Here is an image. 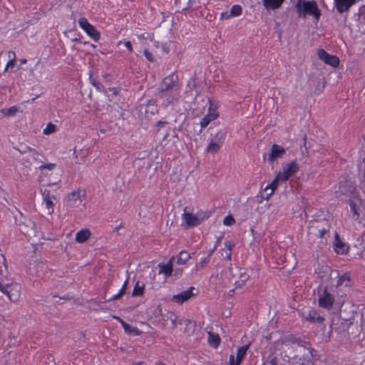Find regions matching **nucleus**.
<instances>
[{
    "label": "nucleus",
    "mask_w": 365,
    "mask_h": 365,
    "mask_svg": "<svg viewBox=\"0 0 365 365\" xmlns=\"http://www.w3.org/2000/svg\"><path fill=\"white\" fill-rule=\"evenodd\" d=\"M237 361H236L235 356L233 354H230L229 356V364L228 365H240Z\"/></svg>",
    "instance_id": "nucleus-54"
},
{
    "label": "nucleus",
    "mask_w": 365,
    "mask_h": 365,
    "mask_svg": "<svg viewBox=\"0 0 365 365\" xmlns=\"http://www.w3.org/2000/svg\"><path fill=\"white\" fill-rule=\"evenodd\" d=\"M225 248L220 250L221 256L228 261L231 260L232 250L235 247V244L232 240L225 241L224 243Z\"/></svg>",
    "instance_id": "nucleus-17"
},
{
    "label": "nucleus",
    "mask_w": 365,
    "mask_h": 365,
    "mask_svg": "<svg viewBox=\"0 0 365 365\" xmlns=\"http://www.w3.org/2000/svg\"><path fill=\"white\" fill-rule=\"evenodd\" d=\"M125 293L123 292V290H119L118 292L116 294L113 295L110 299H108V301H113L116 300L122 297Z\"/></svg>",
    "instance_id": "nucleus-50"
},
{
    "label": "nucleus",
    "mask_w": 365,
    "mask_h": 365,
    "mask_svg": "<svg viewBox=\"0 0 365 365\" xmlns=\"http://www.w3.org/2000/svg\"><path fill=\"white\" fill-rule=\"evenodd\" d=\"M80 28L95 42H98L101 38V33L94 26L89 23L86 17H81L78 19Z\"/></svg>",
    "instance_id": "nucleus-5"
},
{
    "label": "nucleus",
    "mask_w": 365,
    "mask_h": 365,
    "mask_svg": "<svg viewBox=\"0 0 365 365\" xmlns=\"http://www.w3.org/2000/svg\"><path fill=\"white\" fill-rule=\"evenodd\" d=\"M20 62H21V64H25V63H26L27 60L26 58H21L20 60Z\"/></svg>",
    "instance_id": "nucleus-64"
},
{
    "label": "nucleus",
    "mask_w": 365,
    "mask_h": 365,
    "mask_svg": "<svg viewBox=\"0 0 365 365\" xmlns=\"http://www.w3.org/2000/svg\"><path fill=\"white\" fill-rule=\"evenodd\" d=\"M335 2L337 11L342 14L349 9L354 4L355 0H335Z\"/></svg>",
    "instance_id": "nucleus-18"
},
{
    "label": "nucleus",
    "mask_w": 365,
    "mask_h": 365,
    "mask_svg": "<svg viewBox=\"0 0 365 365\" xmlns=\"http://www.w3.org/2000/svg\"><path fill=\"white\" fill-rule=\"evenodd\" d=\"M41 192L46 208L48 210V214L51 215L54 212L55 196L47 188L41 189Z\"/></svg>",
    "instance_id": "nucleus-10"
},
{
    "label": "nucleus",
    "mask_w": 365,
    "mask_h": 365,
    "mask_svg": "<svg viewBox=\"0 0 365 365\" xmlns=\"http://www.w3.org/2000/svg\"><path fill=\"white\" fill-rule=\"evenodd\" d=\"M285 153L286 150L282 146L278 144H273L268 156V161L273 163L276 159L282 158Z\"/></svg>",
    "instance_id": "nucleus-14"
},
{
    "label": "nucleus",
    "mask_w": 365,
    "mask_h": 365,
    "mask_svg": "<svg viewBox=\"0 0 365 365\" xmlns=\"http://www.w3.org/2000/svg\"><path fill=\"white\" fill-rule=\"evenodd\" d=\"M160 48L163 53L168 54L170 52V46L168 43H163Z\"/></svg>",
    "instance_id": "nucleus-51"
},
{
    "label": "nucleus",
    "mask_w": 365,
    "mask_h": 365,
    "mask_svg": "<svg viewBox=\"0 0 365 365\" xmlns=\"http://www.w3.org/2000/svg\"><path fill=\"white\" fill-rule=\"evenodd\" d=\"M121 43L124 44V46L126 47V48L128 49V51L133 52V48L131 42L130 41H123V40H120L118 42V45H120Z\"/></svg>",
    "instance_id": "nucleus-48"
},
{
    "label": "nucleus",
    "mask_w": 365,
    "mask_h": 365,
    "mask_svg": "<svg viewBox=\"0 0 365 365\" xmlns=\"http://www.w3.org/2000/svg\"><path fill=\"white\" fill-rule=\"evenodd\" d=\"M302 362L300 365H315V361L317 359L307 357L305 355L303 356Z\"/></svg>",
    "instance_id": "nucleus-43"
},
{
    "label": "nucleus",
    "mask_w": 365,
    "mask_h": 365,
    "mask_svg": "<svg viewBox=\"0 0 365 365\" xmlns=\"http://www.w3.org/2000/svg\"><path fill=\"white\" fill-rule=\"evenodd\" d=\"M230 11L222 12L220 14V20L230 19V18H232V16H230Z\"/></svg>",
    "instance_id": "nucleus-52"
},
{
    "label": "nucleus",
    "mask_w": 365,
    "mask_h": 365,
    "mask_svg": "<svg viewBox=\"0 0 365 365\" xmlns=\"http://www.w3.org/2000/svg\"><path fill=\"white\" fill-rule=\"evenodd\" d=\"M235 287L234 289H230V290L228 292V295H229V297H232V296H234V294H235Z\"/></svg>",
    "instance_id": "nucleus-60"
},
{
    "label": "nucleus",
    "mask_w": 365,
    "mask_h": 365,
    "mask_svg": "<svg viewBox=\"0 0 365 365\" xmlns=\"http://www.w3.org/2000/svg\"><path fill=\"white\" fill-rule=\"evenodd\" d=\"M335 302V297L329 291L327 286L319 291L318 305L319 307L330 310L332 309Z\"/></svg>",
    "instance_id": "nucleus-4"
},
{
    "label": "nucleus",
    "mask_w": 365,
    "mask_h": 365,
    "mask_svg": "<svg viewBox=\"0 0 365 365\" xmlns=\"http://www.w3.org/2000/svg\"><path fill=\"white\" fill-rule=\"evenodd\" d=\"M194 290V287H190L187 289L182 291L178 294L173 295L172 301L178 304H182L195 295L193 293Z\"/></svg>",
    "instance_id": "nucleus-11"
},
{
    "label": "nucleus",
    "mask_w": 365,
    "mask_h": 365,
    "mask_svg": "<svg viewBox=\"0 0 365 365\" xmlns=\"http://www.w3.org/2000/svg\"><path fill=\"white\" fill-rule=\"evenodd\" d=\"M319 58L323 61L326 64L337 68L339 66L340 60L338 56L328 53L324 49L319 48L317 51Z\"/></svg>",
    "instance_id": "nucleus-9"
},
{
    "label": "nucleus",
    "mask_w": 365,
    "mask_h": 365,
    "mask_svg": "<svg viewBox=\"0 0 365 365\" xmlns=\"http://www.w3.org/2000/svg\"><path fill=\"white\" fill-rule=\"evenodd\" d=\"M113 318L116 319L118 322H119L120 323V324L122 325V327H123L124 330L126 332H130V324H128V323L124 322V320H123L120 317L113 316Z\"/></svg>",
    "instance_id": "nucleus-41"
},
{
    "label": "nucleus",
    "mask_w": 365,
    "mask_h": 365,
    "mask_svg": "<svg viewBox=\"0 0 365 365\" xmlns=\"http://www.w3.org/2000/svg\"><path fill=\"white\" fill-rule=\"evenodd\" d=\"M57 130L56 125L51 122L46 124V128L43 130V133L46 135H49L55 133Z\"/></svg>",
    "instance_id": "nucleus-34"
},
{
    "label": "nucleus",
    "mask_w": 365,
    "mask_h": 365,
    "mask_svg": "<svg viewBox=\"0 0 365 365\" xmlns=\"http://www.w3.org/2000/svg\"><path fill=\"white\" fill-rule=\"evenodd\" d=\"M31 153H32L33 158H35V159H36L37 157L39 155L38 153L36 150H32Z\"/></svg>",
    "instance_id": "nucleus-58"
},
{
    "label": "nucleus",
    "mask_w": 365,
    "mask_h": 365,
    "mask_svg": "<svg viewBox=\"0 0 365 365\" xmlns=\"http://www.w3.org/2000/svg\"><path fill=\"white\" fill-rule=\"evenodd\" d=\"M304 347L308 351V354H309V356L305 355L307 357L317 359V351L313 347H312L309 344H306V346Z\"/></svg>",
    "instance_id": "nucleus-39"
},
{
    "label": "nucleus",
    "mask_w": 365,
    "mask_h": 365,
    "mask_svg": "<svg viewBox=\"0 0 365 365\" xmlns=\"http://www.w3.org/2000/svg\"><path fill=\"white\" fill-rule=\"evenodd\" d=\"M19 108L16 106H11L9 108H3L0 110V113L8 117L14 116L19 111Z\"/></svg>",
    "instance_id": "nucleus-31"
},
{
    "label": "nucleus",
    "mask_w": 365,
    "mask_h": 365,
    "mask_svg": "<svg viewBox=\"0 0 365 365\" xmlns=\"http://www.w3.org/2000/svg\"><path fill=\"white\" fill-rule=\"evenodd\" d=\"M329 232V228H327V227H322V228H319V230H318V237H320V238H324L325 237V235L327 233H328Z\"/></svg>",
    "instance_id": "nucleus-49"
},
{
    "label": "nucleus",
    "mask_w": 365,
    "mask_h": 365,
    "mask_svg": "<svg viewBox=\"0 0 365 365\" xmlns=\"http://www.w3.org/2000/svg\"><path fill=\"white\" fill-rule=\"evenodd\" d=\"M9 299L13 302H17L20 299V287L18 284H9L6 292L4 293Z\"/></svg>",
    "instance_id": "nucleus-13"
},
{
    "label": "nucleus",
    "mask_w": 365,
    "mask_h": 365,
    "mask_svg": "<svg viewBox=\"0 0 365 365\" xmlns=\"http://www.w3.org/2000/svg\"><path fill=\"white\" fill-rule=\"evenodd\" d=\"M92 84L98 91H100L101 88L103 87L102 84L98 81H93Z\"/></svg>",
    "instance_id": "nucleus-56"
},
{
    "label": "nucleus",
    "mask_w": 365,
    "mask_h": 365,
    "mask_svg": "<svg viewBox=\"0 0 365 365\" xmlns=\"http://www.w3.org/2000/svg\"><path fill=\"white\" fill-rule=\"evenodd\" d=\"M173 257L166 264H159V274H163L165 277H170L173 274Z\"/></svg>",
    "instance_id": "nucleus-21"
},
{
    "label": "nucleus",
    "mask_w": 365,
    "mask_h": 365,
    "mask_svg": "<svg viewBox=\"0 0 365 365\" xmlns=\"http://www.w3.org/2000/svg\"><path fill=\"white\" fill-rule=\"evenodd\" d=\"M13 53L14 55H16V53L14 51H10L8 52V56L10 58V59L13 58Z\"/></svg>",
    "instance_id": "nucleus-62"
},
{
    "label": "nucleus",
    "mask_w": 365,
    "mask_h": 365,
    "mask_svg": "<svg viewBox=\"0 0 365 365\" xmlns=\"http://www.w3.org/2000/svg\"><path fill=\"white\" fill-rule=\"evenodd\" d=\"M285 0H262L264 7L268 11L279 9Z\"/></svg>",
    "instance_id": "nucleus-20"
},
{
    "label": "nucleus",
    "mask_w": 365,
    "mask_h": 365,
    "mask_svg": "<svg viewBox=\"0 0 365 365\" xmlns=\"http://www.w3.org/2000/svg\"><path fill=\"white\" fill-rule=\"evenodd\" d=\"M304 318L310 323L319 324H323L325 321V318L321 316L315 309L309 310L307 313L304 314Z\"/></svg>",
    "instance_id": "nucleus-12"
},
{
    "label": "nucleus",
    "mask_w": 365,
    "mask_h": 365,
    "mask_svg": "<svg viewBox=\"0 0 365 365\" xmlns=\"http://www.w3.org/2000/svg\"><path fill=\"white\" fill-rule=\"evenodd\" d=\"M145 112L146 113L150 112L153 115L158 113V108H157V105H156L155 101L150 100L148 102L147 106H146Z\"/></svg>",
    "instance_id": "nucleus-33"
},
{
    "label": "nucleus",
    "mask_w": 365,
    "mask_h": 365,
    "mask_svg": "<svg viewBox=\"0 0 365 365\" xmlns=\"http://www.w3.org/2000/svg\"><path fill=\"white\" fill-rule=\"evenodd\" d=\"M289 341L284 340L282 336L273 343L272 348L274 352L277 351H280L281 354L282 352H287V349L284 347L283 344L289 343Z\"/></svg>",
    "instance_id": "nucleus-25"
},
{
    "label": "nucleus",
    "mask_w": 365,
    "mask_h": 365,
    "mask_svg": "<svg viewBox=\"0 0 365 365\" xmlns=\"http://www.w3.org/2000/svg\"><path fill=\"white\" fill-rule=\"evenodd\" d=\"M1 281L2 280L0 279V292H2L3 294H4L5 292H6V289H7L9 284H3Z\"/></svg>",
    "instance_id": "nucleus-55"
},
{
    "label": "nucleus",
    "mask_w": 365,
    "mask_h": 365,
    "mask_svg": "<svg viewBox=\"0 0 365 365\" xmlns=\"http://www.w3.org/2000/svg\"><path fill=\"white\" fill-rule=\"evenodd\" d=\"M2 259H3V264L4 265L5 268H7V264H6V257L4 255H1Z\"/></svg>",
    "instance_id": "nucleus-59"
},
{
    "label": "nucleus",
    "mask_w": 365,
    "mask_h": 365,
    "mask_svg": "<svg viewBox=\"0 0 365 365\" xmlns=\"http://www.w3.org/2000/svg\"><path fill=\"white\" fill-rule=\"evenodd\" d=\"M196 216H197V220H200V224L204 220L208 219L210 216V212H203V211H198L196 214Z\"/></svg>",
    "instance_id": "nucleus-40"
},
{
    "label": "nucleus",
    "mask_w": 365,
    "mask_h": 365,
    "mask_svg": "<svg viewBox=\"0 0 365 365\" xmlns=\"http://www.w3.org/2000/svg\"><path fill=\"white\" fill-rule=\"evenodd\" d=\"M128 279H127L124 283L123 284L121 288L120 289V290H123V292L125 293V290L127 289V286H128Z\"/></svg>",
    "instance_id": "nucleus-57"
},
{
    "label": "nucleus",
    "mask_w": 365,
    "mask_h": 365,
    "mask_svg": "<svg viewBox=\"0 0 365 365\" xmlns=\"http://www.w3.org/2000/svg\"><path fill=\"white\" fill-rule=\"evenodd\" d=\"M339 190L342 195H354V192L356 190V187L354 182L344 180L339 182Z\"/></svg>",
    "instance_id": "nucleus-15"
},
{
    "label": "nucleus",
    "mask_w": 365,
    "mask_h": 365,
    "mask_svg": "<svg viewBox=\"0 0 365 365\" xmlns=\"http://www.w3.org/2000/svg\"><path fill=\"white\" fill-rule=\"evenodd\" d=\"M230 16H232V17H237L242 14V9L240 5L235 4L233 5L230 11Z\"/></svg>",
    "instance_id": "nucleus-36"
},
{
    "label": "nucleus",
    "mask_w": 365,
    "mask_h": 365,
    "mask_svg": "<svg viewBox=\"0 0 365 365\" xmlns=\"http://www.w3.org/2000/svg\"><path fill=\"white\" fill-rule=\"evenodd\" d=\"M143 54L148 61L151 63L155 61V57L153 54L150 51H149L148 49H144Z\"/></svg>",
    "instance_id": "nucleus-47"
},
{
    "label": "nucleus",
    "mask_w": 365,
    "mask_h": 365,
    "mask_svg": "<svg viewBox=\"0 0 365 365\" xmlns=\"http://www.w3.org/2000/svg\"><path fill=\"white\" fill-rule=\"evenodd\" d=\"M250 347L249 344L243 345L240 346L237 351V356H236V361H237L239 364L242 362L244 357L245 356L247 351Z\"/></svg>",
    "instance_id": "nucleus-29"
},
{
    "label": "nucleus",
    "mask_w": 365,
    "mask_h": 365,
    "mask_svg": "<svg viewBox=\"0 0 365 365\" xmlns=\"http://www.w3.org/2000/svg\"><path fill=\"white\" fill-rule=\"evenodd\" d=\"M190 257H191L189 252L185 250H182L177 256V264H185L190 259Z\"/></svg>",
    "instance_id": "nucleus-30"
},
{
    "label": "nucleus",
    "mask_w": 365,
    "mask_h": 365,
    "mask_svg": "<svg viewBox=\"0 0 365 365\" xmlns=\"http://www.w3.org/2000/svg\"><path fill=\"white\" fill-rule=\"evenodd\" d=\"M145 290V284L143 282L138 281L133 287L132 296L133 297H139L143 296Z\"/></svg>",
    "instance_id": "nucleus-28"
},
{
    "label": "nucleus",
    "mask_w": 365,
    "mask_h": 365,
    "mask_svg": "<svg viewBox=\"0 0 365 365\" xmlns=\"http://www.w3.org/2000/svg\"><path fill=\"white\" fill-rule=\"evenodd\" d=\"M299 170V163L296 159L292 160L283 165L282 170L277 174V178L280 179L282 182H286L295 175Z\"/></svg>",
    "instance_id": "nucleus-3"
},
{
    "label": "nucleus",
    "mask_w": 365,
    "mask_h": 365,
    "mask_svg": "<svg viewBox=\"0 0 365 365\" xmlns=\"http://www.w3.org/2000/svg\"><path fill=\"white\" fill-rule=\"evenodd\" d=\"M91 232L88 228H83L76 233L75 240L78 243L86 242L91 237Z\"/></svg>",
    "instance_id": "nucleus-19"
},
{
    "label": "nucleus",
    "mask_w": 365,
    "mask_h": 365,
    "mask_svg": "<svg viewBox=\"0 0 365 365\" xmlns=\"http://www.w3.org/2000/svg\"><path fill=\"white\" fill-rule=\"evenodd\" d=\"M181 91H158L159 96L163 99V104L165 106L173 104L180 98Z\"/></svg>",
    "instance_id": "nucleus-7"
},
{
    "label": "nucleus",
    "mask_w": 365,
    "mask_h": 365,
    "mask_svg": "<svg viewBox=\"0 0 365 365\" xmlns=\"http://www.w3.org/2000/svg\"><path fill=\"white\" fill-rule=\"evenodd\" d=\"M349 204L350 206L351 211L353 213V215L359 217V213L358 212L356 204L353 200H350Z\"/></svg>",
    "instance_id": "nucleus-44"
},
{
    "label": "nucleus",
    "mask_w": 365,
    "mask_h": 365,
    "mask_svg": "<svg viewBox=\"0 0 365 365\" xmlns=\"http://www.w3.org/2000/svg\"><path fill=\"white\" fill-rule=\"evenodd\" d=\"M219 117V113L217 111V108L210 101V106L207 114L201 119L200 125L202 132V129L205 128L211 121L216 120Z\"/></svg>",
    "instance_id": "nucleus-8"
},
{
    "label": "nucleus",
    "mask_w": 365,
    "mask_h": 365,
    "mask_svg": "<svg viewBox=\"0 0 365 365\" xmlns=\"http://www.w3.org/2000/svg\"><path fill=\"white\" fill-rule=\"evenodd\" d=\"M81 194L79 191H73L68 194L65 199L67 205L75 207L77 205V201L80 200Z\"/></svg>",
    "instance_id": "nucleus-23"
},
{
    "label": "nucleus",
    "mask_w": 365,
    "mask_h": 365,
    "mask_svg": "<svg viewBox=\"0 0 365 365\" xmlns=\"http://www.w3.org/2000/svg\"><path fill=\"white\" fill-rule=\"evenodd\" d=\"M279 182H282V181L280 179L277 178V175H276L275 178L272 180V182L269 185H268L264 189L265 190H267L268 189L271 190L269 195H272L273 194L274 191L277 188Z\"/></svg>",
    "instance_id": "nucleus-35"
},
{
    "label": "nucleus",
    "mask_w": 365,
    "mask_h": 365,
    "mask_svg": "<svg viewBox=\"0 0 365 365\" xmlns=\"http://www.w3.org/2000/svg\"><path fill=\"white\" fill-rule=\"evenodd\" d=\"M344 243L340 240L339 235H336V242L334 243V250L338 254L344 253Z\"/></svg>",
    "instance_id": "nucleus-32"
},
{
    "label": "nucleus",
    "mask_w": 365,
    "mask_h": 365,
    "mask_svg": "<svg viewBox=\"0 0 365 365\" xmlns=\"http://www.w3.org/2000/svg\"><path fill=\"white\" fill-rule=\"evenodd\" d=\"M138 38L140 40H149L150 41H153L155 38L154 33L151 32H145L140 34L137 35Z\"/></svg>",
    "instance_id": "nucleus-38"
},
{
    "label": "nucleus",
    "mask_w": 365,
    "mask_h": 365,
    "mask_svg": "<svg viewBox=\"0 0 365 365\" xmlns=\"http://www.w3.org/2000/svg\"><path fill=\"white\" fill-rule=\"evenodd\" d=\"M167 122L166 121H163V120H158L156 123V126H160L162 125H164V124H166Z\"/></svg>",
    "instance_id": "nucleus-61"
},
{
    "label": "nucleus",
    "mask_w": 365,
    "mask_h": 365,
    "mask_svg": "<svg viewBox=\"0 0 365 365\" xmlns=\"http://www.w3.org/2000/svg\"><path fill=\"white\" fill-rule=\"evenodd\" d=\"M250 279V275L246 273H240L239 278L235 282V289H242Z\"/></svg>",
    "instance_id": "nucleus-24"
},
{
    "label": "nucleus",
    "mask_w": 365,
    "mask_h": 365,
    "mask_svg": "<svg viewBox=\"0 0 365 365\" xmlns=\"http://www.w3.org/2000/svg\"><path fill=\"white\" fill-rule=\"evenodd\" d=\"M16 59V56L13 53V58H11L7 63L6 64V66L4 68V72H7L9 68H12L15 65Z\"/></svg>",
    "instance_id": "nucleus-45"
},
{
    "label": "nucleus",
    "mask_w": 365,
    "mask_h": 365,
    "mask_svg": "<svg viewBox=\"0 0 365 365\" xmlns=\"http://www.w3.org/2000/svg\"><path fill=\"white\" fill-rule=\"evenodd\" d=\"M339 322H340L339 327H335L334 328L332 329L339 334H341L344 332L348 333V330L351 323L345 319H339Z\"/></svg>",
    "instance_id": "nucleus-26"
},
{
    "label": "nucleus",
    "mask_w": 365,
    "mask_h": 365,
    "mask_svg": "<svg viewBox=\"0 0 365 365\" xmlns=\"http://www.w3.org/2000/svg\"><path fill=\"white\" fill-rule=\"evenodd\" d=\"M226 137V133L222 130H220L215 136V139L212 140L208 144L206 151L215 154L217 153L222 145L223 144Z\"/></svg>",
    "instance_id": "nucleus-6"
},
{
    "label": "nucleus",
    "mask_w": 365,
    "mask_h": 365,
    "mask_svg": "<svg viewBox=\"0 0 365 365\" xmlns=\"http://www.w3.org/2000/svg\"><path fill=\"white\" fill-rule=\"evenodd\" d=\"M55 168H56V164L51 163L41 164L38 167V169L40 170H43L45 169H47L48 170H53Z\"/></svg>",
    "instance_id": "nucleus-46"
},
{
    "label": "nucleus",
    "mask_w": 365,
    "mask_h": 365,
    "mask_svg": "<svg viewBox=\"0 0 365 365\" xmlns=\"http://www.w3.org/2000/svg\"><path fill=\"white\" fill-rule=\"evenodd\" d=\"M182 84L179 81L178 75L173 72L165 76L160 82L158 91H181Z\"/></svg>",
    "instance_id": "nucleus-2"
},
{
    "label": "nucleus",
    "mask_w": 365,
    "mask_h": 365,
    "mask_svg": "<svg viewBox=\"0 0 365 365\" xmlns=\"http://www.w3.org/2000/svg\"><path fill=\"white\" fill-rule=\"evenodd\" d=\"M235 223V220L232 215H228L223 219V224L226 226H232Z\"/></svg>",
    "instance_id": "nucleus-42"
},
{
    "label": "nucleus",
    "mask_w": 365,
    "mask_h": 365,
    "mask_svg": "<svg viewBox=\"0 0 365 365\" xmlns=\"http://www.w3.org/2000/svg\"><path fill=\"white\" fill-rule=\"evenodd\" d=\"M210 255H211V254L209 255L206 257L201 258L200 263L197 264L196 267H198L199 264H201V267H202L204 264H207L210 262Z\"/></svg>",
    "instance_id": "nucleus-53"
},
{
    "label": "nucleus",
    "mask_w": 365,
    "mask_h": 365,
    "mask_svg": "<svg viewBox=\"0 0 365 365\" xmlns=\"http://www.w3.org/2000/svg\"><path fill=\"white\" fill-rule=\"evenodd\" d=\"M195 215L185 212V210L182 215V220L188 227H194L200 225V220Z\"/></svg>",
    "instance_id": "nucleus-16"
},
{
    "label": "nucleus",
    "mask_w": 365,
    "mask_h": 365,
    "mask_svg": "<svg viewBox=\"0 0 365 365\" xmlns=\"http://www.w3.org/2000/svg\"><path fill=\"white\" fill-rule=\"evenodd\" d=\"M351 275L350 273L346 272L341 275L339 274L338 279L336 282V287L340 288L343 286L348 287H350Z\"/></svg>",
    "instance_id": "nucleus-22"
},
{
    "label": "nucleus",
    "mask_w": 365,
    "mask_h": 365,
    "mask_svg": "<svg viewBox=\"0 0 365 365\" xmlns=\"http://www.w3.org/2000/svg\"><path fill=\"white\" fill-rule=\"evenodd\" d=\"M283 339L289 341V343L283 344L284 347H285L287 351L292 348V345L294 344L297 341L296 339L293 337L292 335L284 336Z\"/></svg>",
    "instance_id": "nucleus-37"
},
{
    "label": "nucleus",
    "mask_w": 365,
    "mask_h": 365,
    "mask_svg": "<svg viewBox=\"0 0 365 365\" xmlns=\"http://www.w3.org/2000/svg\"><path fill=\"white\" fill-rule=\"evenodd\" d=\"M295 6L299 17L304 18L309 14L313 16L317 21L319 20L321 13L315 1H304L301 4V0H299Z\"/></svg>",
    "instance_id": "nucleus-1"
},
{
    "label": "nucleus",
    "mask_w": 365,
    "mask_h": 365,
    "mask_svg": "<svg viewBox=\"0 0 365 365\" xmlns=\"http://www.w3.org/2000/svg\"><path fill=\"white\" fill-rule=\"evenodd\" d=\"M123 227V224L121 223V224H120L118 227H115L114 228V231H115V232L118 231V230H120V227Z\"/></svg>",
    "instance_id": "nucleus-63"
},
{
    "label": "nucleus",
    "mask_w": 365,
    "mask_h": 365,
    "mask_svg": "<svg viewBox=\"0 0 365 365\" xmlns=\"http://www.w3.org/2000/svg\"><path fill=\"white\" fill-rule=\"evenodd\" d=\"M221 339L217 334L208 332V343L214 348H217L220 344Z\"/></svg>",
    "instance_id": "nucleus-27"
}]
</instances>
